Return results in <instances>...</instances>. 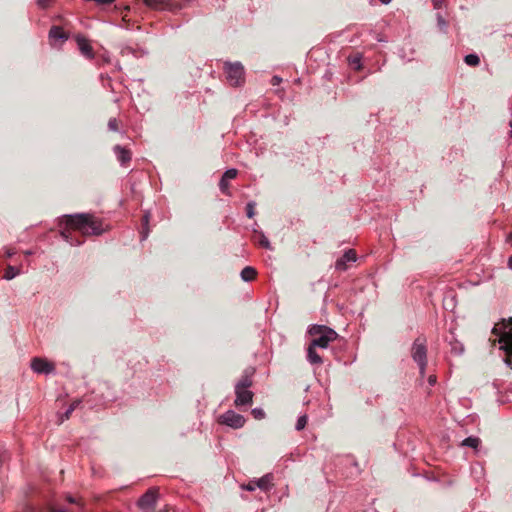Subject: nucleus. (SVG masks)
Segmentation results:
<instances>
[{"label":"nucleus","mask_w":512,"mask_h":512,"mask_svg":"<svg viewBox=\"0 0 512 512\" xmlns=\"http://www.w3.org/2000/svg\"><path fill=\"white\" fill-rule=\"evenodd\" d=\"M307 420H308V418L306 415H301L300 417H298L296 425H295V429L297 431L304 429L307 424Z\"/></svg>","instance_id":"27"},{"label":"nucleus","mask_w":512,"mask_h":512,"mask_svg":"<svg viewBox=\"0 0 512 512\" xmlns=\"http://www.w3.org/2000/svg\"><path fill=\"white\" fill-rule=\"evenodd\" d=\"M63 222L66 225V229L61 231V236L71 246H80L83 241L75 239L69 229L77 230L84 236H99L105 232L103 222L89 213L65 215Z\"/></svg>","instance_id":"1"},{"label":"nucleus","mask_w":512,"mask_h":512,"mask_svg":"<svg viewBox=\"0 0 512 512\" xmlns=\"http://www.w3.org/2000/svg\"><path fill=\"white\" fill-rule=\"evenodd\" d=\"M75 39H76L77 46H78V49L81 52V54L89 60L94 59L95 54L93 52V48L90 45L89 41L82 35H77Z\"/></svg>","instance_id":"12"},{"label":"nucleus","mask_w":512,"mask_h":512,"mask_svg":"<svg viewBox=\"0 0 512 512\" xmlns=\"http://www.w3.org/2000/svg\"><path fill=\"white\" fill-rule=\"evenodd\" d=\"M508 266L510 269H512V255L508 259Z\"/></svg>","instance_id":"42"},{"label":"nucleus","mask_w":512,"mask_h":512,"mask_svg":"<svg viewBox=\"0 0 512 512\" xmlns=\"http://www.w3.org/2000/svg\"><path fill=\"white\" fill-rule=\"evenodd\" d=\"M115 0H94V2L98 5H102V6H105V5H110L114 2Z\"/></svg>","instance_id":"34"},{"label":"nucleus","mask_w":512,"mask_h":512,"mask_svg":"<svg viewBox=\"0 0 512 512\" xmlns=\"http://www.w3.org/2000/svg\"><path fill=\"white\" fill-rule=\"evenodd\" d=\"M411 357L418 365L419 374L425 376L427 366V340L424 336L417 337L411 347Z\"/></svg>","instance_id":"4"},{"label":"nucleus","mask_w":512,"mask_h":512,"mask_svg":"<svg viewBox=\"0 0 512 512\" xmlns=\"http://www.w3.org/2000/svg\"><path fill=\"white\" fill-rule=\"evenodd\" d=\"M235 405H248L252 402L253 392L248 389L235 388Z\"/></svg>","instance_id":"13"},{"label":"nucleus","mask_w":512,"mask_h":512,"mask_svg":"<svg viewBox=\"0 0 512 512\" xmlns=\"http://www.w3.org/2000/svg\"><path fill=\"white\" fill-rule=\"evenodd\" d=\"M25 254H26L27 256H30V255H32V251H26V252H25Z\"/></svg>","instance_id":"45"},{"label":"nucleus","mask_w":512,"mask_h":512,"mask_svg":"<svg viewBox=\"0 0 512 512\" xmlns=\"http://www.w3.org/2000/svg\"><path fill=\"white\" fill-rule=\"evenodd\" d=\"M492 333L498 337L501 349L506 352L508 357H512V317L496 323Z\"/></svg>","instance_id":"3"},{"label":"nucleus","mask_w":512,"mask_h":512,"mask_svg":"<svg viewBox=\"0 0 512 512\" xmlns=\"http://www.w3.org/2000/svg\"><path fill=\"white\" fill-rule=\"evenodd\" d=\"M20 274V269L19 268H16L14 266H11L9 265L6 270H5V273H4V279L6 280H12L13 278H15L17 275Z\"/></svg>","instance_id":"23"},{"label":"nucleus","mask_w":512,"mask_h":512,"mask_svg":"<svg viewBox=\"0 0 512 512\" xmlns=\"http://www.w3.org/2000/svg\"><path fill=\"white\" fill-rule=\"evenodd\" d=\"M158 492L151 488L147 490L138 500L137 505L143 512H153L156 506Z\"/></svg>","instance_id":"7"},{"label":"nucleus","mask_w":512,"mask_h":512,"mask_svg":"<svg viewBox=\"0 0 512 512\" xmlns=\"http://www.w3.org/2000/svg\"><path fill=\"white\" fill-rule=\"evenodd\" d=\"M437 377L435 375H430L428 377V383L430 386H434L436 384Z\"/></svg>","instance_id":"36"},{"label":"nucleus","mask_w":512,"mask_h":512,"mask_svg":"<svg viewBox=\"0 0 512 512\" xmlns=\"http://www.w3.org/2000/svg\"><path fill=\"white\" fill-rule=\"evenodd\" d=\"M464 62L469 66H477L480 63V58L477 54H468L465 56Z\"/></svg>","instance_id":"25"},{"label":"nucleus","mask_w":512,"mask_h":512,"mask_svg":"<svg viewBox=\"0 0 512 512\" xmlns=\"http://www.w3.org/2000/svg\"><path fill=\"white\" fill-rule=\"evenodd\" d=\"M510 127H511V130H510V137L512 138V122H510Z\"/></svg>","instance_id":"44"},{"label":"nucleus","mask_w":512,"mask_h":512,"mask_svg":"<svg viewBox=\"0 0 512 512\" xmlns=\"http://www.w3.org/2000/svg\"><path fill=\"white\" fill-rule=\"evenodd\" d=\"M443 3V0H433V5L436 9H439Z\"/></svg>","instance_id":"38"},{"label":"nucleus","mask_w":512,"mask_h":512,"mask_svg":"<svg viewBox=\"0 0 512 512\" xmlns=\"http://www.w3.org/2000/svg\"><path fill=\"white\" fill-rule=\"evenodd\" d=\"M259 245L261 247L265 248V249H270L271 248L270 241L268 240V238L262 232L260 233Z\"/></svg>","instance_id":"29"},{"label":"nucleus","mask_w":512,"mask_h":512,"mask_svg":"<svg viewBox=\"0 0 512 512\" xmlns=\"http://www.w3.org/2000/svg\"><path fill=\"white\" fill-rule=\"evenodd\" d=\"M505 363L512 369V360L510 358H506Z\"/></svg>","instance_id":"41"},{"label":"nucleus","mask_w":512,"mask_h":512,"mask_svg":"<svg viewBox=\"0 0 512 512\" xmlns=\"http://www.w3.org/2000/svg\"><path fill=\"white\" fill-rule=\"evenodd\" d=\"M252 386V380L248 375L242 376V378L237 382L235 388L248 389Z\"/></svg>","instance_id":"24"},{"label":"nucleus","mask_w":512,"mask_h":512,"mask_svg":"<svg viewBox=\"0 0 512 512\" xmlns=\"http://www.w3.org/2000/svg\"><path fill=\"white\" fill-rule=\"evenodd\" d=\"M31 369L38 374H50L54 372L55 366L46 359L35 357L31 360Z\"/></svg>","instance_id":"10"},{"label":"nucleus","mask_w":512,"mask_h":512,"mask_svg":"<svg viewBox=\"0 0 512 512\" xmlns=\"http://www.w3.org/2000/svg\"><path fill=\"white\" fill-rule=\"evenodd\" d=\"M80 404L79 400L74 401L69 405V407L66 409V411L60 415V423H62L65 420H68L70 418V415L72 412L77 408V406Z\"/></svg>","instance_id":"21"},{"label":"nucleus","mask_w":512,"mask_h":512,"mask_svg":"<svg viewBox=\"0 0 512 512\" xmlns=\"http://www.w3.org/2000/svg\"><path fill=\"white\" fill-rule=\"evenodd\" d=\"M149 219H150V214L148 212H146L143 217H142V223H141V231H140V236H141V241L147 239L148 235H149Z\"/></svg>","instance_id":"19"},{"label":"nucleus","mask_w":512,"mask_h":512,"mask_svg":"<svg viewBox=\"0 0 512 512\" xmlns=\"http://www.w3.org/2000/svg\"><path fill=\"white\" fill-rule=\"evenodd\" d=\"M113 151L121 166H127L130 163L132 159V153L129 149L121 145H115Z\"/></svg>","instance_id":"14"},{"label":"nucleus","mask_w":512,"mask_h":512,"mask_svg":"<svg viewBox=\"0 0 512 512\" xmlns=\"http://www.w3.org/2000/svg\"><path fill=\"white\" fill-rule=\"evenodd\" d=\"M480 442L481 441L478 437L469 436L462 441L461 445L476 449L479 446Z\"/></svg>","instance_id":"22"},{"label":"nucleus","mask_w":512,"mask_h":512,"mask_svg":"<svg viewBox=\"0 0 512 512\" xmlns=\"http://www.w3.org/2000/svg\"><path fill=\"white\" fill-rule=\"evenodd\" d=\"M224 71L231 86H240L244 83V67L240 62H225Z\"/></svg>","instance_id":"5"},{"label":"nucleus","mask_w":512,"mask_h":512,"mask_svg":"<svg viewBox=\"0 0 512 512\" xmlns=\"http://www.w3.org/2000/svg\"><path fill=\"white\" fill-rule=\"evenodd\" d=\"M357 260L356 252L353 249L345 251V253L336 260L335 269L338 271H346L348 266L347 263L355 262Z\"/></svg>","instance_id":"11"},{"label":"nucleus","mask_w":512,"mask_h":512,"mask_svg":"<svg viewBox=\"0 0 512 512\" xmlns=\"http://www.w3.org/2000/svg\"><path fill=\"white\" fill-rule=\"evenodd\" d=\"M52 0H37V5L40 7V8H47L49 5H50V2Z\"/></svg>","instance_id":"33"},{"label":"nucleus","mask_w":512,"mask_h":512,"mask_svg":"<svg viewBox=\"0 0 512 512\" xmlns=\"http://www.w3.org/2000/svg\"><path fill=\"white\" fill-rule=\"evenodd\" d=\"M274 476L272 473H267L261 478L252 479L248 483L241 484L240 488L245 491H254L256 488L263 492H268L273 487Z\"/></svg>","instance_id":"6"},{"label":"nucleus","mask_w":512,"mask_h":512,"mask_svg":"<svg viewBox=\"0 0 512 512\" xmlns=\"http://www.w3.org/2000/svg\"><path fill=\"white\" fill-rule=\"evenodd\" d=\"M282 82V78L279 76H273L271 79V84L273 86L279 85Z\"/></svg>","instance_id":"35"},{"label":"nucleus","mask_w":512,"mask_h":512,"mask_svg":"<svg viewBox=\"0 0 512 512\" xmlns=\"http://www.w3.org/2000/svg\"><path fill=\"white\" fill-rule=\"evenodd\" d=\"M308 333L313 337L310 343L321 349H326L331 342L338 338L337 332L326 325H311Z\"/></svg>","instance_id":"2"},{"label":"nucleus","mask_w":512,"mask_h":512,"mask_svg":"<svg viewBox=\"0 0 512 512\" xmlns=\"http://www.w3.org/2000/svg\"><path fill=\"white\" fill-rule=\"evenodd\" d=\"M66 500L71 503V504H79L78 501L76 500V498H74L73 496L71 495H67L66 496Z\"/></svg>","instance_id":"37"},{"label":"nucleus","mask_w":512,"mask_h":512,"mask_svg":"<svg viewBox=\"0 0 512 512\" xmlns=\"http://www.w3.org/2000/svg\"><path fill=\"white\" fill-rule=\"evenodd\" d=\"M14 254H15V251H13L12 249H7L6 250V256L8 258L12 257Z\"/></svg>","instance_id":"39"},{"label":"nucleus","mask_w":512,"mask_h":512,"mask_svg":"<svg viewBox=\"0 0 512 512\" xmlns=\"http://www.w3.org/2000/svg\"><path fill=\"white\" fill-rule=\"evenodd\" d=\"M50 512H67V511L63 508H52Z\"/></svg>","instance_id":"40"},{"label":"nucleus","mask_w":512,"mask_h":512,"mask_svg":"<svg viewBox=\"0 0 512 512\" xmlns=\"http://www.w3.org/2000/svg\"><path fill=\"white\" fill-rule=\"evenodd\" d=\"M49 38L51 42L68 39V34L60 26H52L49 30Z\"/></svg>","instance_id":"17"},{"label":"nucleus","mask_w":512,"mask_h":512,"mask_svg":"<svg viewBox=\"0 0 512 512\" xmlns=\"http://www.w3.org/2000/svg\"><path fill=\"white\" fill-rule=\"evenodd\" d=\"M450 345V352L454 355H461L464 352V346L461 342H459L454 334H451V337L448 339Z\"/></svg>","instance_id":"18"},{"label":"nucleus","mask_w":512,"mask_h":512,"mask_svg":"<svg viewBox=\"0 0 512 512\" xmlns=\"http://www.w3.org/2000/svg\"><path fill=\"white\" fill-rule=\"evenodd\" d=\"M251 414L257 420H261L265 417V412L261 408L252 409Z\"/></svg>","instance_id":"30"},{"label":"nucleus","mask_w":512,"mask_h":512,"mask_svg":"<svg viewBox=\"0 0 512 512\" xmlns=\"http://www.w3.org/2000/svg\"><path fill=\"white\" fill-rule=\"evenodd\" d=\"M238 174L237 169L230 168L227 169L224 174L222 175L220 182H219V188L222 193L229 195V180L234 179Z\"/></svg>","instance_id":"15"},{"label":"nucleus","mask_w":512,"mask_h":512,"mask_svg":"<svg viewBox=\"0 0 512 512\" xmlns=\"http://www.w3.org/2000/svg\"><path fill=\"white\" fill-rule=\"evenodd\" d=\"M382 4H389L392 0H379Z\"/></svg>","instance_id":"43"},{"label":"nucleus","mask_w":512,"mask_h":512,"mask_svg":"<svg viewBox=\"0 0 512 512\" xmlns=\"http://www.w3.org/2000/svg\"><path fill=\"white\" fill-rule=\"evenodd\" d=\"M316 346H313L312 343H309V346L307 348V361L311 365H318L320 366L323 363L322 357L316 352Z\"/></svg>","instance_id":"16"},{"label":"nucleus","mask_w":512,"mask_h":512,"mask_svg":"<svg viewBox=\"0 0 512 512\" xmlns=\"http://www.w3.org/2000/svg\"><path fill=\"white\" fill-rule=\"evenodd\" d=\"M143 2L147 7L157 10L176 12L181 9V5L173 3L171 0H143Z\"/></svg>","instance_id":"9"},{"label":"nucleus","mask_w":512,"mask_h":512,"mask_svg":"<svg viewBox=\"0 0 512 512\" xmlns=\"http://www.w3.org/2000/svg\"><path fill=\"white\" fill-rule=\"evenodd\" d=\"M108 128H109V130H111L113 132H117L118 131V122H117L116 118L109 119V121H108Z\"/></svg>","instance_id":"31"},{"label":"nucleus","mask_w":512,"mask_h":512,"mask_svg":"<svg viewBox=\"0 0 512 512\" xmlns=\"http://www.w3.org/2000/svg\"><path fill=\"white\" fill-rule=\"evenodd\" d=\"M255 202L250 201L246 205V215L248 218H253L255 215Z\"/></svg>","instance_id":"28"},{"label":"nucleus","mask_w":512,"mask_h":512,"mask_svg":"<svg viewBox=\"0 0 512 512\" xmlns=\"http://www.w3.org/2000/svg\"><path fill=\"white\" fill-rule=\"evenodd\" d=\"M350 64L355 69H360L361 68V59H360V57H355V58L351 59Z\"/></svg>","instance_id":"32"},{"label":"nucleus","mask_w":512,"mask_h":512,"mask_svg":"<svg viewBox=\"0 0 512 512\" xmlns=\"http://www.w3.org/2000/svg\"><path fill=\"white\" fill-rule=\"evenodd\" d=\"M256 275V270L251 266H246L245 268L242 269L240 273L241 279L245 282L252 281L256 277Z\"/></svg>","instance_id":"20"},{"label":"nucleus","mask_w":512,"mask_h":512,"mask_svg":"<svg viewBox=\"0 0 512 512\" xmlns=\"http://www.w3.org/2000/svg\"><path fill=\"white\" fill-rule=\"evenodd\" d=\"M436 18H437V26H438V28L442 32L446 33L447 32V28H448L447 21L444 19V17L440 13L437 14Z\"/></svg>","instance_id":"26"},{"label":"nucleus","mask_w":512,"mask_h":512,"mask_svg":"<svg viewBox=\"0 0 512 512\" xmlns=\"http://www.w3.org/2000/svg\"><path fill=\"white\" fill-rule=\"evenodd\" d=\"M245 421V418L241 414L236 413L233 410H228L219 417V422L221 424L231 427L233 429H239L243 427Z\"/></svg>","instance_id":"8"}]
</instances>
